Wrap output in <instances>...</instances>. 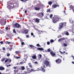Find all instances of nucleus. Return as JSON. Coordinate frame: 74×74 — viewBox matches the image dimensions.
Listing matches in <instances>:
<instances>
[{
	"mask_svg": "<svg viewBox=\"0 0 74 74\" xmlns=\"http://www.w3.org/2000/svg\"><path fill=\"white\" fill-rule=\"evenodd\" d=\"M27 73H31L30 72V70H27Z\"/></svg>",
	"mask_w": 74,
	"mask_h": 74,
	"instance_id": "nucleus-34",
	"label": "nucleus"
},
{
	"mask_svg": "<svg viewBox=\"0 0 74 74\" xmlns=\"http://www.w3.org/2000/svg\"><path fill=\"white\" fill-rule=\"evenodd\" d=\"M50 11H51V9H49L47 10V12H50Z\"/></svg>",
	"mask_w": 74,
	"mask_h": 74,
	"instance_id": "nucleus-25",
	"label": "nucleus"
},
{
	"mask_svg": "<svg viewBox=\"0 0 74 74\" xmlns=\"http://www.w3.org/2000/svg\"><path fill=\"white\" fill-rule=\"evenodd\" d=\"M7 19H1L0 20V23L1 25L2 26H4V25H5V24L6 23Z\"/></svg>",
	"mask_w": 74,
	"mask_h": 74,
	"instance_id": "nucleus-2",
	"label": "nucleus"
},
{
	"mask_svg": "<svg viewBox=\"0 0 74 74\" xmlns=\"http://www.w3.org/2000/svg\"><path fill=\"white\" fill-rule=\"evenodd\" d=\"M59 52H60V53H61V54H63V52H62L61 51H59Z\"/></svg>",
	"mask_w": 74,
	"mask_h": 74,
	"instance_id": "nucleus-50",
	"label": "nucleus"
},
{
	"mask_svg": "<svg viewBox=\"0 0 74 74\" xmlns=\"http://www.w3.org/2000/svg\"><path fill=\"white\" fill-rule=\"evenodd\" d=\"M24 63H25V62H21L19 64H23Z\"/></svg>",
	"mask_w": 74,
	"mask_h": 74,
	"instance_id": "nucleus-31",
	"label": "nucleus"
},
{
	"mask_svg": "<svg viewBox=\"0 0 74 74\" xmlns=\"http://www.w3.org/2000/svg\"><path fill=\"white\" fill-rule=\"evenodd\" d=\"M8 27H6L5 28V29H6V30H8Z\"/></svg>",
	"mask_w": 74,
	"mask_h": 74,
	"instance_id": "nucleus-53",
	"label": "nucleus"
},
{
	"mask_svg": "<svg viewBox=\"0 0 74 74\" xmlns=\"http://www.w3.org/2000/svg\"><path fill=\"white\" fill-rule=\"evenodd\" d=\"M36 46L37 47H40V44H36Z\"/></svg>",
	"mask_w": 74,
	"mask_h": 74,
	"instance_id": "nucleus-47",
	"label": "nucleus"
},
{
	"mask_svg": "<svg viewBox=\"0 0 74 74\" xmlns=\"http://www.w3.org/2000/svg\"><path fill=\"white\" fill-rule=\"evenodd\" d=\"M12 47H10V48H9V50L10 51H12Z\"/></svg>",
	"mask_w": 74,
	"mask_h": 74,
	"instance_id": "nucleus-49",
	"label": "nucleus"
},
{
	"mask_svg": "<svg viewBox=\"0 0 74 74\" xmlns=\"http://www.w3.org/2000/svg\"><path fill=\"white\" fill-rule=\"evenodd\" d=\"M5 68H4V67L3 66H1L0 67V70L3 71L5 70Z\"/></svg>",
	"mask_w": 74,
	"mask_h": 74,
	"instance_id": "nucleus-14",
	"label": "nucleus"
},
{
	"mask_svg": "<svg viewBox=\"0 0 74 74\" xmlns=\"http://www.w3.org/2000/svg\"><path fill=\"white\" fill-rule=\"evenodd\" d=\"M70 7L71 9H73V8H74V7L73 5H70Z\"/></svg>",
	"mask_w": 74,
	"mask_h": 74,
	"instance_id": "nucleus-21",
	"label": "nucleus"
},
{
	"mask_svg": "<svg viewBox=\"0 0 74 74\" xmlns=\"http://www.w3.org/2000/svg\"><path fill=\"white\" fill-rule=\"evenodd\" d=\"M47 45H49V44H50V42H47Z\"/></svg>",
	"mask_w": 74,
	"mask_h": 74,
	"instance_id": "nucleus-45",
	"label": "nucleus"
},
{
	"mask_svg": "<svg viewBox=\"0 0 74 74\" xmlns=\"http://www.w3.org/2000/svg\"><path fill=\"white\" fill-rule=\"evenodd\" d=\"M1 44H3V41H2L0 42Z\"/></svg>",
	"mask_w": 74,
	"mask_h": 74,
	"instance_id": "nucleus-57",
	"label": "nucleus"
},
{
	"mask_svg": "<svg viewBox=\"0 0 74 74\" xmlns=\"http://www.w3.org/2000/svg\"><path fill=\"white\" fill-rule=\"evenodd\" d=\"M15 53L16 54H19V53H20V51H16L15 52Z\"/></svg>",
	"mask_w": 74,
	"mask_h": 74,
	"instance_id": "nucleus-22",
	"label": "nucleus"
},
{
	"mask_svg": "<svg viewBox=\"0 0 74 74\" xmlns=\"http://www.w3.org/2000/svg\"><path fill=\"white\" fill-rule=\"evenodd\" d=\"M30 47H31V48H33V47H34V46H33L32 45H29Z\"/></svg>",
	"mask_w": 74,
	"mask_h": 74,
	"instance_id": "nucleus-41",
	"label": "nucleus"
},
{
	"mask_svg": "<svg viewBox=\"0 0 74 74\" xmlns=\"http://www.w3.org/2000/svg\"><path fill=\"white\" fill-rule=\"evenodd\" d=\"M48 3L49 5H51L52 4V2L51 1H49Z\"/></svg>",
	"mask_w": 74,
	"mask_h": 74,
	"instance_id": "nucleus-27",
	"label": "nucleus"
},
{
	"mask_svg": "<svg viewBox=\"0 0 74 74\" xmlns=\"http://www.w3.org/2000/svg\"><path fill=\"white\" fill-rule=\"evenodd\" d=\"M63 12H64V14H66V11H65V10H64Z\"/></svg>",
	"mask_w": 74,
	"mask_h": 74,
	"instance_id": "nucleus-61",
	"label": "nucleus"
},
{
	"mask_svg": "<svg viewBox=\"0 0 74 74\" xmlns=\"http://www.w3.org/2000/svg\"><path fill=\"white\" fill-rule=\"evenodd\" d=\"M14 69H16V67H14Z\"/></svg>",
	"mask_w": 74,
	"mask_h": 74,
	"instance_id": "nucleus-63",
	"label": "nucleus"
},
{
	"mask_svg": "<svg viewBox=\"0 0 74 74\" xmlns=\"http://www.w3.org/2000/svg\"><path fill=\"white\" fill-rule=\"evenodd\" d=\"M44 64H45L47 67L49 66L50 67H51V64H49V62L47 60V58H46L44 61Z\"/></svg>",
	"mask_w": 74,
	"mask_h": 74,
	"instance_id": "nucleus-3",
	"label": "nucleus"
},
{
	"mask_svg": "<svg viewBox=\"0 0 74 74\" xmlns=\"http://www.w3.org/2000/svg\"><path fill=\"white\" fill-rule=\"evenodd\" d=\"M6 59V58H3L1 60V62H4V61H5V60Z\"/></svg>",
	"mask_w": 74,
	"mask_h": 74,
	"instance_id": "nucleus-17",
	"label": "nucleus"
},
{
	"mask_svg": "<svg viewBox=\"0 0 74 74\" xmlns=\"http://www.w3.org/2000/svg\"><path fill=\"white\" fill-rule=\"evenodd\" d=\"M21 69L22 70H24L25 69V67L23 66H21Z\"/></svg>",
	"mask_w": 74,
	"mask_h": 74,
	"instance_id": "nucleus-28",
	"label": "nucleus"
},
{
	"mask_svg": "<svg viewBox=\"0 0 74 74\" xmlns=\"http://www.w3.org/2000/svg\"><path fill=\"white\" fill-rule=\"evenodd\" d=\"M20 40L21 42H22L23 41V40L22 39H20Z\"/></svg>",
	"mask_w": 74,
	"mask_h": 74,
	"instance_id": "nucleus-55",
	"label": "nucleus"
},
{
	"mask_svg": "<svg viewBox=\"0 0 74 74\" xmlns=\"http://www.w3.org/2000/svg\"><path fill=\"white\" fill-rule=\"evenodd\" d=\"M8 61H9V62H11V59H8Z\"/></svg>",
	"mask_w": 74,
	"mask_h": 74,
	"instance_id": "nucleus-52",
	"label": "nucleus"
},
{
	"mask_svg": "<svg viewBox=\"0 0 74 74\" xmlns=\"http://www.w3.org/2000/svg\"><path fill=\"white\" fill-rule=\"evenodd\" d=\"M53 16V15L52 14H51L50 15V18H52V16Z\"/></svg>",
	"mask_w": 74,
	"mask_h": 74,
	"instance_id": "nucleus-42",
	"label": "nucleus"
},
{
	"mask_svg": "<svg viewBox=\"0 0 74 74\" xmlns=\"http://www.w3.org/2000/svg\"><path fill=\"white\" fill-rule=\"evenodd\" d=\"M7 56H10V54L9 53H7Z\"/></svg>",
	"mask_w": 74,
	"mask_h": 74,
	"instance_id": "nucleus-44",
	"label": "nucleus"
},
{
	"mask_svg": "<svg viewBox=\"0 0 74 74\" xmlns=\"http://www.w3.org/2000/svg\"><path fill=\"white\" fill-rule=\"evenodd\" d=\"M6 49H7V50H8V49H10V48L8 47V48H7Z\"/></svg>",
	"mask_w": 74,
	"mask_h": 74,
	"instance_id": "nucleus-60",
	"label": "nucleus"
},
{
	"mask_svg": "<svg viewBox=\"0 0 74 74\" xmlns=\"http://www.w3.org/2000/svg\"><path fill=\"white\" fill-rule=\"evenodd\" d=\"M69 21H70V23H72V24H73V21H72V20L70 19V20H69Z\"/></svg>",
	"mask_w": 74,
	"mask_h": 74,
	"instance_id": "nucleus-35",
	"label": "nucleus"
},
{
	"mask_svg": "<svg viewBox=\"0 0 74 74\" xmlns=\"http://www.w3.org/2000/svg\"><path fill=\"white\" fill-rule=\"evenodd\" d=\"M14 58L15 59H21V57L14 56Z\"/></svg>",
	"mask_w": 74,
	"mask_h": 74,
	"instance_id": "nucleus-18",
	"label": "nucleus"
},
{
	"mask_svg": "<svg viewBox=\"0 0 74 74\" xmlns=\"http://www.w3.org/2000/svg\"><path fill=\"white\" fill-rule=\"evenodd\" d=\"M30 72H32V71H34V70L33 69H31L30 70Z\"/></svg>",
	"mask_w": 74,
	"mask_h": 74,
	"instance_id": "nucleus-46",
	"label": "nucleus"
},
{
	"mask_svg": "<svg viewBox=\"0 0 74 74\" xmlns=\"http://www.w3.org/2000/svg\"><path fill=\"white\" fill-rule=\"evenodd\" d=\"M72 57L73 58V59H74V56H72Z\"/></svg>",
	"mask_w": 74,
	"mask_h": 74,
	"instance_id": "nucleus-64",
	"label": "nucleus"
},
{
	"mask_svg": "<svg viewBox=\"0 0 74 74\" xmlns=\"http://www.w3.org/2000/svg\"><path fill=\"white\" fill-rule=\"evenodd\" d=\"M63 45L64 47H67V45L66 43H65V44L64 43L63 44Z\"/></svg>",
	"mask_w": 74,
	"mask_h": 74,
	"instance_id": "nucleus-36",
	"label": "nucleus"
},
{
	"mask_svg": "<svg viewBox=\"0 0 74 74\" xmlns=\"http://www.w3.org/2000/svg\"><path fill=\"white\" fill-rule=\"evenodd\" d=\"M15 26H16V27H17L18 28H19L21 27V25H19V24H18L17 23H16L14 25Z\"/></svg>",
	"mask_w": 74,
	"mask_h": 74,
	"instance_id": "nucleus-8",
	"label": "nucleus"
},
{
	"mask_svg": "<svg viewBox=\"0 0 74 74\" xmlns=\"http://www.w3.org/2000/svg\"><path fill=\"white\" fill-rule=\"evenodd\" d=\"M46 52H51V49H48L47 50V51H46Z\"/></svg>",
	"mask_w": 74,
	"mask_h": 74,
	"instance_id": "nucleus-20",
	"label": "nucleus"
},
{
	"mask_svg": "<svg viewBox=\"0 0 74 74\" xmlns=\"http://www.w3.org/2000/svg\"><path fill=\"white\" fill-rule=\"evenodd\" d=\"M41 70V68H38V71H40V70Z\"/></svg>",
	"mask_w": 74,
	"mask_h": 74,
	"instance_id": "nucleus-40",
	"label": "nucleus"
},
{
	"mask_svg": "<svg viewBox=\"0 0 74 74\" xmlns=\"http://www.w3.org/2000/svg\"><path fill=\"white\" fill-rule=\"evenodd\" d=\"M14 5H14V7H18V4L16 3H15Z\"/></svg>",
	"mask_w": 74,
	"mask_h": 74,
	"instance_id": "nucleus-23",
	"label": "nucleus"
},
{
	"mask_svg": "<svg viewBox=\"0 0 74 74\" xmlns=\"http://www.w3.org/2000/svg\"><path fill=\"white\" fill-rule=\"evenodd\" d=\"M35 10H36V11H39L40 10V8L35 7Z\"/></svg>",
	"mask_w": 74,
	"mask_h": 74,
	"instance_id": "nucleus-13",
	"label": "nucleus"
},
{
	"mask_svg": "<svg viewBox=\"0 0 74 74\" xmlns=\"http://www.w3.org/2000/svg\"><path fill=\"white\" fill-rule=\"evenodd\" d=\"M66 39L67 40V38H65L63 37L61 38V41H64V40H65Z\"/></svg>",
	"mask_w": 74,
	"mask_h": 74,
	"instance_id": "nucleus-15",
	"label": "nucleus"
},
{
	"mask_svg": "<svg viewBox=\"0 0 74 74\" xmlns=\"http://www.w3.org/2000/svg\"><path fill=\"white\" fill-rule=\"evenodd\" d=\"M28 65L29 66V67L30 68H32V65L30 63H29L28 64Z\"/></svg>",
	"mask_w": 74,
	"mask_h": 74,
	"instance_id": "nucleus-19",
	"label": "nucleus"
},
{
	"mask_svg": "<svg viewBox=\"0 0 74 74\" xmlns=\"http://www.w3.org/2000/svg\"><path fill=\"white\" fill-rule=\"evenodd\" d=\"M35 64H38V62H37L36 61V62H35Z\"/></svg>",
	"mask_w": 74,
	"mask_h": 74,
	"instance_id": "nucleus-58",
	"label": "nucleus"
},
{
	"mask_svg": "<svg viewBox=\"0 0 74 74\" xmlns=\"http://www.w3.org/2000/svg\"><path fill=\"white\" fill-rule=\"evenodd\" d=\"M32 58L33 59H36L37 58V57L36 56L34 55L33 56H32Z\"/></svg>",
	"mask_w": 74,
	"mask_h": 74,
	"instance_id": "nucleus-16",
	"label": "nucleus"
},
{
	"mask_svg": "<svg viewBox=\"0 0 74 74\" xmlns=\"http://www.w3.org/2000/svg\"><path fill=\"white\" fill-rule=\"evenodd\" d=\"M53 22L54 23H56L58 21H62V18L58 16L55 15L54 17L52 18Z\"/></svg>",
	"mask_w": 74,
	"mask_h": 74,
	"instance_id": "nucleus-1",
	"label": "nucleus"
},
{
	"mask_svg": "<svg viewBox=\"0 0 74 74\" xmlns=\"http://www.w3.org/2000/svg\"><path fill=\"white\" fill-rule=\"evenodd\" d=\"M28 32H29V31L27 29H25L23 32V34H27Z\"/></svg>",
	"mask_w": 74,
	"mask_h": 74,
	"instance_id": "nucleus-11",
	"label": "nucleus"
},
{
	"mask_svg": "<svg viewBox=\"0 0 74 74\" xmlns=\"http://www.w3.org/2000/svg\"><path fill=\"white\" fill-rule=\"evenodd\" d=\"M29 35H26V37H27V38H29Z\"/></svg>",
	"mask_w": 74,
	"mask_h": 74,
	"instance_id": "nucleus-59",
	"label": "nucleus"
},
{
	"mask_svg": "<svg viewBox=\"0 0 74 74\" xmlns=\"http://www.w3.org/2000/svg\"><path fill=\"white\" fill-rule=\"evenodd\" d=\"M27 74V72L24 71V73H23V74Z\"/></svg>",
	"mask_w": 74,
	"mask_h": 74,
	"instance_id": "nucleus-48",
	"label": "nucleus"
},
{
	"mask_svg": "<svg viewBox=\"0 0 74 74\" xmlns=\"http://www.w3.org/2000/svg\"><path fill=\"white\" fill-rule=\"evenodd\" d=\"M50 55H51V56L53 57L55 56L56 55V54L53 52V51H51L50 52Z\"/></svg>",
	"mask_w": 74,
	"mask_h": 74,
	"instance_id": "nucleus-10",
	"label": "nucleus"
},
{
	"mask_svg": "<svg viewBox=\"0 0 74 74\" xmlns=\"http://www.w3.org/2000/svg\"><path fill=\"white\" fill-rule=\"evenodd\" d=\"M31 36H34V34H33V33H31Z\"/></svg>",
	"mask_w": 74,
	"mask_h": 74,
	"instance_id": "nucleus-56",
	"label": "nucleus"
},
{
	"mask_svg": "<svg viewBox=\"0 0 74 74\" xmlns=\"http://www.w3.org/2000/svg\"><path fill=\"white\" fill-rule=\"evenodd\" d=\"M38 50H39V51H44V49L42 48H38L37 49Z\"/></svg>",
	"mask_w": 74,
	"mask_h": 74,
	"instance_id": "nucleus-12",
	"label": "nucleus"
},
{
	"mask_svg": "<svg viewBox=\"0 0 74 74\" xmlns=\"http://www.w3.org/2000/svg\"><path fill=\"white\" fill-rule=\"evenodd\" d=\"M14 6V5L12 3H10L7 6V8H8L10 10H11L12 8V7Z\"/></svg>",
	"mask_w": 74,
	"mask_h": 74,
	"instance_id": "nucleus-4",
	"label": "nucleus"
},
{
	"mask_svg": "<svg viewBox=\"0 0 74 74\" xmlns=\"http://www.w3.org/2000/svg\"><path fill=\"white\" fill-rule=\"evenodd\" d=\"M56 62L57 64H60L61 62H62V60L58 58L56 60Z\"/></svg>",
	"mask_w": 74,
	"mask_h": 74,
	"instance_id": "nucleus-5",
	"label": "nucleus"
},
{
	"mask_svg": "<svg viewBox=\"0 0 74 74\" xmlns=\"http://www.w3.org/2000/svg\"><path fill=\"white\" fill-rule=\"evenodd\" d=\"M8 59H7L6 60H5V63H7L8 61Z\"/></svg>",
	"mask_w": 74,
	"mask_h": 74,
	"instance_id": "nucleus-37",
	"label": "nucleus"
},
{
	"mask_svg": "<svg viewBox=\"0 0 74 74\" xmlns=\"http://www.w3.org/2000/svg\"><path fill=\"white\" fill-rule=\"evenodd\" d=\"M34 20L36 23H39L40 22V19L37 18H34Z\"/></svg>",
	"mask_w": 74,
	"mask_h": 74,
	"instance_id": "nucleus-9",
	"label": "nucleus"
},
{
	"mask_svg": "<svg viewBox=\"0 0 74 74\" xmlns=\"http://www.w3.org/2000/svg\"><path fill=\"white\" fill-rule=\"evenodd\" d=\"M63 26V23H60L59 24L58 29H61L62 28Z\"/></svg>",
	"mask_w": 74,
	"mask_h": 74,
	"instance_id": "nucleus-6",
	"label": "nucleus"
},
{
	"mask_svg": "<svg viewBox=\"0 0 74 74\" xmlns=\"http://www.w3.org/2000/svg\"><path fill=\"white\" fill-rule=\"evenodd\" d=\"M38 56L39 59H40L41 57H42V55H41V54H39V55Z\"/></svg>",
	"mask_w": 74,
	"mask_h": 74,
	"instance_id": "nucleus-26",
	"label": "nucleus"
},
{
	"mask_svg": "<svg viewBox=\"0 0 74 74\" xmlns=\"http://www.w3.org/2000/svg\"><path fill=\"white\" fill-rule=\"evenodd\" d=\"M13 32L14 33H16V31H15V29H13Z\"/></svg>",
	"mask_w": 74,
	"mask_h": 74,
	"instance_id": "nucleus-29",
	"label": "nucleus"
},
{
	"mask_svg": "<svg viewBox=\"0 0 74 74\" xmlns=\"http://www.w3.org/2000/svg\"><path fill=\"white\" fill-rule=\"evenodd\" d=\"M50 42H54V41L53 39H51L50 40Z\"/></svg>",
	"mask_w": 74,
	"mask_h": 74,
	"instance_id": "nucleus-38",
	"label": "nucleus"
},
{
	"mask_svg": "<svg viewBox=\"0 0 74 74\" xmlns=\"http://www.w3.org/2000/svg\"><path fill=\"white\" fill-rule=\"evenodd\" d=\"M2 50H3V51H5V48L4 47H3L2 48Z\"/></svg>",
	"mask_w": 74,
	"mask_h": 74,
	"instance_id": "nucleus-39",
	"label": "nucleus"
},
{
	"mask_svg": "<svg viewBox=\"0 0 74 74\" xmlns=\"http://www.w3.org/2000/svg\"><path fill=\"white\" fill-rule=\"evenodd\" d=\"M66 36H69V33L68 32L66 31Z\"/></svg>",
	"mask_w": 74,
	"mask_h": 74,
	"instance_id": "nucleus-33",
	"label": "nucleus"
},
{
	"mask_svg": "<svg viewBox=\"0 0 74 74\" xmlns=\"http://www.w3.org/2000/svg\"><path fill=\"white\" fill-rule=\"evenodd\" d=\"M58 41L59 42H60V41H61V39H59L58 40Z\"/></svg>",
	"mask_w": 74,
	"mask_h": 74,
	"instance_id": "nucleus-54",
	"label": "nucleus"
},
{
	"mask_svg": "<svg viewBox=\"0 0 74 74\" xmlns=\"http://www.w3.org/2000/svg\"><path fill=\"white\" fill-rule=\"evenodd\" d=\"M39 15H41L42 16H44V13H39Z\"/></svg>",
	"mask_w": 74,
	"mask_h": 74,
	"instance_id": "nucleus-30",
	"label": "nucleus"
},
{
	"mask_svg": "<svg viewBox=\"0 0 74 74\" xmlns=\"http://www.w3.org/2000/svg\"><path fill=\"white\" fill-rule=\"evenodd\" d=\"M57 7H59V5H53L52 6V9H54V8H56Z\"/></svg>",
	"mask_w": 74,
	"mask_h": 74,
	"instance_id": "nucleus-7",
	"label": "nucleus"
},
{
	"mask_svg": "<svg viewBox=\"0 0 74 74\" xmlns=\"http://www.w3.org/2000/svg\"><path fill=\"white\" fill-rule=\"evenodd\" d=\"M21 44L22 45H24V44H25V43H24V42H22L21 43Z\"/></svg>",
	"mask_w": 74,
	"mask_h": 74,
	"instance_id": "nucleus-43",
	"label": "nucleus"
},
{
	"mask_svg": "<svg viewBox=\"0 0 74 74\" xmlns=\"http://www.w3.org/2000/svg\"><path fill=\"white\" fill-rule=\"evenodd\" d=\"M20 1H22V2H24V3H25V1L24 0H20Z\"/></svg>",
	"mask_w": 74,
	"mask_h": 74,
	"instance_id": "nucleus-51",
	"label": "nucleus"
},
{
	"mask_svg": "<svg viewBox=\"0 0 74 74\" xmlns=\"http://www.w3.org/2000/svg\"><path fill=\"white\" fill-rule=\"evenodd\" d=\"M41 71L44 72H45V70L44 68L42 69Z\"/></svg>",
	"mask_w": 74,
	"mask_h": 74,
	"instance_id": "nucleus-24",
	"label": "nucleus"
},
{
	"mask_svg": "<svg viewBox=\"0 0 74 74\" xmlns=\"http://www.w3.org/2000/svg\"><path fill=\"white\" fill-rule=\"evenodd\" d=\"M11 42H8V41H6V44H10Z\"/></svg>",
	"mask_w": 74,
	"mask_h": 74,
	"instance_id": "nucleus-32",
	"label": "nucleus"
},
{
	"mask_svg": "<svg viewBox=\"0 0 74 74\" xmlns=\"http://www.w3.org/2000/svg\"><path fill=\"white\" fill-rule=\"evenodd\" d=\"M8 37H9V35L8 34H7L6 35Z\"/></svg>",
	"mask_w": 74,
	"mask_h": 74,
	"instance_id": "nucleus-62",
	"label": "nucleus"
}]
</instances>
